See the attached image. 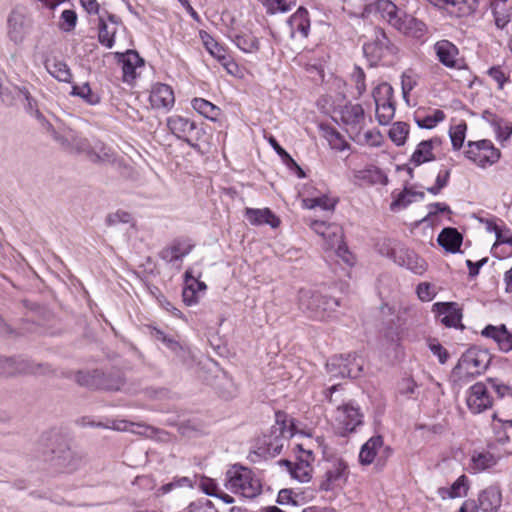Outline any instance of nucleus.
<instances>
[{
  "label": "nucleus",
  "mask_w": 512,
  "mask_h": 512,
  "mask_svg": "<svg viewBox=\"0 0 512 512\" xmlns=\"http://www.w3.org/2000/svg\"><path fill=\"white\" fill-rule=\"evenodd\" d=\"M445 113L440 109H434L427 114H424L422 111H417L415 113V122L420 128L424 129H433L440 122L444 121Z\"/></svg>",
  "instance_id": "40"
},
{
  "label": "nucleus",
  "mask_w": 512,
  "mask_h": 512,
  "mask_svg": "<svg viewBox=\"0 0 512 512\" xmlns=\"http://www.w3.org/2000/svg\"><path fill=\"white\" fill-rule=\"evenodd\" d=\"M494 134L502 147H507L512 138V126L504 122H495L493 124Z\"/></svg>",
  "instance_id": "55"
},
{
  "label": "nucleus",
  "mask_w": 512,
  "mask_h": 512,
  "mask_svg": "<svg viewBox=\"0 0 512 512\" xmlns=\"http://www.w3.org/2000/svg\"><path fill=\"white\" fill-rule=\"evenodd\" d=\"M424 198V192L417 191L413 187H405L403 191L394 195L390 208L393 211H399L405 209L411 203L420 201Z\"/></svg>",
  "instance_id": "31"
},
{
  "label": "nucleus",
  "mask_w": 512,
  "mask_h": 512,
  "mask_svg": "<svg viewBox=\"0 0 512 512\" xmlns=\"http://www.w3.org/2000/svg\"><path fill=\"white\" fill-rule=\"evenodd\" d=\"M377 251L385 257L391 258L395 261V257H398L399 251L396 252L394 242L390 239H384L377 244Z\"/></svg>",
  "instance_id": "60"
},
{
  "label": "nucleus",
  "mask_w": 512,
  "mask_h": 512,
  "mask_svg": "<svg viewBox=\"0 0 512 512\" xmlns=\"http://www.w3.org/2000/svg\"><path fill=\"white\" fill-rule=\"evenodd\" d=\"M477 8V0H448L445 11L456 17L472 14Z\"/></svg>",
  "instance_id": "38"
},
{
  "label": "nucleus",
  "mask_w": 512,
  "mask_h": 512,
  "mask_svg": "<svg viewBox=\"0 0 512 512\" xmlns=\"http://www.w3.org/2000/svg\"><path fill=\"white\" fill-rule=\"evenodd\" d=\"M201 38L206 50L212 57L217 59L220 63L223 60H226V57L229 54L227 53L226 49L222 45H220L213 37L205 33L201 35Z\"/></svg>",
  "instance_id": "47"
},
{
  "label": "nucleus",
  "mask_w": 512,
  "mask_h": 512,
  "mask_svg": "<svg viewBox=\"0 0 512 512\" xmlns=\"http://www.w3.org/2000/svg\"><path fill=\"white\" fill-rule=\"evenodd\" d=\"M432 311L446 327H457L462 319L458 305L453 302H437L433 304Z\"/></svg>",
  "instance_id": "22"
},
{
  "label": "nucleus",
  "mask_w": 512,
  "mask_h": 512,
  "mask_svg": "<svg viewBox=\"0 0 512 512\" xmlns=\"http://www.w3.org/2000/svg\"><path fill=\"white\" fill-rule=\"evenodd\" d=\"M498 463V458L490 451H474L469 460V470L472 473H482Z\"/></svg>",
  "instance_id": "29"
},
{
  "label": "nucleus",
  "mask_w": 512,
  "mask_h": 512,
  "mask_svg": "<svg viewBox=\"0 0 512 512\" xmlns=\"http://www.w3.org/2000/svg\"><path fill=\"white\" fill-rule=\"evenodd\" d=\"M416 294L421 301L429 302L435 298L436 290L432 284L428 282H422L418 284L416 288Z\"/></svg>",
  "instance_id": "59"
},
{
  "label": "nucleus",
  "mask_w": 512,
  "mask_h": 512,
  "mask_svg": "<svg viewBox=\"0 0 512 512\" xmlns=\"http://www.w3.org/2000/svg\"><path fill=\"white\" fill-rule=\"evenodd\" d=\"M47 70L52 77L61 82H70L72 79L68 65L63 61H53L47 64Z\"/></svg>",
  "instance_id": "49"
},
{
  "label": "nucleus",
  "mask_w": 512,
  "mask_h": 512,
  "mask_svg": "<svg viewBox=\"0 0 512 512\" xmlns=\"http://www.w3.org/2000/svg\"><path fill=\"white\" fill-rule=\"evenodd\" d=\"M426 321V315L425 313L420 309H410L409 310V319L405 320L406 330L407 333L409 331H416L421 334H425V325ZM409 336V334H407Z\"/></svg>",
  "instance_id": "44"
},
{
  "label": "nucleus",
  "mask_w": 512,
  "mask_h": 512,
  "mask_svg": "<svg viewBox=\"0 0 512 512\" xmlns=\"http://www.w3.org/2000/svg\"><path fill=\"white\" fill-rule=\"evenodd\" d=\"M225 487L244 498H255L261 493L262 485L254 473L243 466H232L226 472Z\"/></svg>",
  "instance_id": "4"
},
{
  "label": "nucleus",
  "mask_w": 512,
  "mask_h": 512,
  "mask_svg": "<svg viewBox=\"0 0 512 512\" xmlns=\"http://www.w3.org/2000/svg\"><path fill=\"white\" fill-rule=\"evenodd\" d=\"M419 75L413 69H406L401 74V89L403 98L408 101L410 92L418 85Z\"/></svg>",
  "instance_id": "50"
},
{
  "label": "nucleus",
  "mask_w": 512,
  "mask_h": 512,
  "mask_svg": "<svg viewBox=\"0 0 512 512\" xmlns=\"http://www.w3.org/2000/svg\"><path fill=\"white\" fill-rule=\"evenodd\" d=\"M340 120L348 133L349 137L353 136L360 129L366 128L371 122V118L365 115L364 109L360 104H346L340 109Z\"/></svg>",
  "instance_id": "10"
},
{
  "label": "nucleus",
  "mask_w": 512,
  "mask_h": 512,
  "mask_svg": "<svg viewBox=\"0 0 512 512\" xmlns=\"http://www.w3.org/2000/svg\"><path fill=\"white\" fill-rule=\"evenodd\" d=\"M309 227L323 239L325 250H331L347 265H353L354 257L348 250L343 240V230L335 223H327L320 220H310Z\"/></svg>",
  "instance_id": "1"
},
{
  "label": "nucleus",
  "mask_w": 512,
  "mask_h": 512,
  "mask_svg": "<svg viewBox=\"0 0 512 512\" xmlns=\"http://www.w3.org/2000/svg\"><path fill=\"white\" fill-rule=\"evenodd\" d=\"M335 423L342 435L354 432L363 424V414L358 406L353 403L339 405L336 409Z\"/></svg>",
  "instance_id": "11"
},
{
  "label": "nucleus",
  "mask_w": 512,
  "mask_h": 512,
  "mask_svg": "<svg viewBox=\"0 0 512 512\" xmlns=\"http://www.w3.org/2000/svg\"><path fill=\"white\" fill-rule=\"evenodd\" d=\"M268 14L285 13L294 5L295 0H258Z\"/></svg>",
  "instance_id": "51"
},
{
  "label": "nucleus",
  "mask_w": 512,
  "mask_h": 512,
  "mask_svg": "<svg viewBox=\"0 0 512 512\" xmlns=\"http://www.w3.org/2000/svg\"><path fill=\"white\" fill-rule=\"evenodd\" d=\"M337 204V199L330 197L327 194H321L315 197H306L302 199V207L305 209L319 208L324 211H334Z\"/></svg>",
  "instance_id": "37"
},
{
  "label": "nucleus",
  "mask_w": 512,
  "mask_h": 512,
  "mask_svg": "<svg viewBox=\"0 0 512 512\" xmlns=\"http://www.w3.org/2000/svg\"><path fill=\"white\" fill-rule=\"evenodd\" d=\"M201 272L195 267H189L184 274V287L182 292L183 302L192 306L199 302L201 294L207 289L204 282L200 281Z\"/></svg>",
  "instance_id": "15"
},
{
  "label": "nucleus",
  "mask_w": 512,
  "mask_h": 512,
  "mask_svg": "<svg viewBox=\"0 0 512 512\" xmlns=\"http://www.w3.org/2000/svg\"><path fill=\"white\" fill-rule=\"evenodd\" d=\"M489 76L497 83L498 87L502 89L504 84L508 81L506 72L501 67H492L488 70Z\"/></svg>",
  "instance_id": "63"
},
{
  "label": "nucleus",
  "mask_w": 512,
  "mask_h": 512,
  "mask_svg": "<svg viewBox=\"0 0 512 512\" xmlns=\"http://www.w3.org/2000/svg\"><path fill=\"white\" fill-rule=\"evenodd\" d=\"M191 104L193 109L207 119L216 120L220 114L217 106L203 98H194Z\"/></svg>",
  "instance_id": "45"
},
{
  "label": "nucleus",
  "mask_w": 512,
  "mask_h": 512,
  "mask_svg": "<svg viewBox=\"0 0 512 512\" xmlns=\"http://www.w3.org/2000/svg\"><path fill=\"white\" fill-rule=\"evenodd\" d=\"M441 145V140L437 137L421 141L415 148L410 157V163L414 166H420L424 163L435 160L433 153L436 147Z\"/></svg>",
  "instance_id": "25"
},
{
  "label": "nucleus",
  "mask_w": 512,
  "mask_h": 512,
  "mask_svg": "<svg viewBox=\"0 0 512 512\" xmlns=\"http://www.w3.org/2000/svg\"><path fill=\"white\" fill-rule=\"evenodd\" d=\"M383 447V438L373 436L367 440L360 449L359 462L362 465H370L376 458L378 451Z\"/></svg>",
  "instance_id": "32"
},
{
  "label": "nucleus",
  "mask_w": 512,
  "mask_h": 512,
  "mask_svg": "<svg viewBox=\"0 0 512 512\" xmlns=\"http://www.w3.org/2000/svg\"><path fill=\"white\" fill-rule=\"evenodd\" d=\"M131 220H132L131 214L126 211H121V210L116 211L115 213H112V214L108 215V217H107V223L109 225H117L120 223L127 224V223H130Z\"/></svg>",
  "instance_id": "62"
},
{
  "label": "nucleus",
  "mask_w": 512,
  "mask_h": 512,
  "mask_svg": "<svg viewBox=\"0 0 512 512\" xmlns=\"http://www.w3.org/2000/svg\"><path fill=\"white\" fill-rule=\"evenodd\" d=\"M437 241L446 251L455 253L462 244V235L455 228H444Z\"/></svg>",
  "instance_id": "34"
},
{
  "label": "nucleus",
  "mask_w": 512,
  "mask_h": 512,
  "mask_svg": "<svg viewBox=\"0 0 512 512\" xmlns=\"http://www.w3.org/2000/svg\"><path fill=\"white\" fill-rule=\"evenodd\" d=\"M193 247L194 243L191 239L177 238L161 250L160 257L168 263H173L186 257Z\"/></svg>",
  "instance_id": "18"
},
{
  "label": "nucleus",
  "mask_w": 512,
  "mask_h": 512,
  "mask_svg": "<svg viewBox=\"0 0 512 512\" xmlns=\"http://www.w3.org/2000/svg\"><path fill=\"white\" fill-rule=\"evenodd\" d=\"M496 241L493 245V249L496 250L499 245L508 244L512 246V232L510 230H501L500 228L496 231Z\"/></svg>",
  "instance_id": "64"
},
{
  "label": "nucleus",
  "mask_w": 512,
  "mask_h": 512,
  "mask_svg": "<svg viewBox=\"0 0 512 512\" xmlns=\"http://www.w3.org/2000/svg\"><path fill=\"white\" fill-rule=\"evenodd\" d=\"M348 477V465L341 458L328 461L326 471L319 484L323 491H330L344 484Z\"/></svg>",
  "instance_id": "12"
},
{
  "label": "nucleus",
  "mask_w": 512,
  "mask_h": 512,
  "mask_svg": "<svg viewBox=\"0 0 512 512\" xmlns=\"http://www.w3.org/2000/svg\"><path fill=\"white\" fill-rule=\"evenodd\" d=\"M502 505V492L499 486L491 485L480 491L478 495V510L482 512H497Z\"/></svg>",
  "instance_id": "23"
},
{
  "label": "nucleus",
  "mask_w": 512,
  "mask_h": 512,
  "mask_svg": "<svg viewBox=\"0 0 512 512\" xmlns=\"http://www.w3.org/2000/svg\"><path fill=\"white\" fill-rule=\"evenodd\" d=\"M167 127L178 139L194 146L191 136L196 129V124L193 121L180 115H173L167 118Z\"/></svg>",
  "instance_id": "20"
},
{
  "label": "nucleus",
  "mask_w": 512,
  "mask_h": 512,
  "mask_svg": "<svg viewBox=\"0 0 512 512\" xmlns=\"http://www.w3.org/2000/svg\"><path fill=\"white\" fill-rule=\"evenodd\" d=\"M469 490V480L467 476H459L449 488H440L438 493L442 499H454L465 497Z\"/></svg>",
  "instance_id": "33"
},
{
  "label": "nucleus",
  "mask_w": 512,
  "mask_h": 512,
  "mask_svg": "<svg viewBox=\"0 0 512 512\" xmlns=\"http://www.w3.org/2000/svg\"><path fill=\"white\" fill-rule=\"evenodd\" d=\"M394 28L402 34L417 40H423L428 32L424 22L405 12L402 13L400 20Z\"/></svg>",
  "instance_id": "19"
},
{
  "label": "nucleus",
  "mask_w": 512,
  "mask_h": 512,
  "mask_svg": "<svg viewBox=\"0 0 512 512\" xmlns=\"http://www.w3.org/2000/svg\"><path fill=\"white\" fill-rule=\"evenodd\" d=\"M466 404L474 414L490 409L493 405V398L488 385L485 382H477L472 385L466 393Z\"/></svg>",
  "instance_id": "14"
},
{
  "label": "nucleus",
  "mask_w": 512,
  "mask_h": 512,
  "mask_svg": "<svg viewBox=\"0 0 512 512\" xmlns=\"http://www.w3.org/2000/svg\"><path fill=\"white\" fill-rule=\"evenodd\" d=\"M118 26L119 21L115 15L107 14V18L104 15L99 16L98 39L101 45L109 49L114 46V37L118 31Z\"/></svg>",
  "instance_id": "24"
},
{
  "label": "nucleus",
  "mask_w": 512,
  "mask_h": 512,
  "mask_svg": "<svg viewBox=\"0 0 512 512\" xmlns=\"http://www.w3.org/2000/svg\"><path fill=\"white\" fill-rule=\"evenodd\" d=\"M438 61L449 69L461 70L465 68V61L460 57L458 47L449 40L442 39L433 45Z\"/></svg>",
  "instance_id": "13"
},
{
  "label": "nucleus",
  "mask_w": 512,
  "mask_h": 512,
  "mask_svg": "<svg viewBox=\"0 0 512 512\" xmlns=\"http://www.w3.org/2000/svg\"><path fill=\"white\" fill-rule=\"evenodd\" d=\"M234 43L245 53H254L259 50V40L250 32L237 34L234 38Z\"/></svg>",
  "instance_id": "43"
},
{
  "label": "nucleus",
  "mask_w": 512,
  "mask_h": 512,
  "mask_svg": "<svg viewBox=\"0 0 512 512\" xmlns=\"http://www.w3.org/2000/svg\"><path fill=\"white\" fill-rule=\"evenodd\" d=\"M149 101L155 109L170 110L175 103L174 92L167 84H154L150 91Z\"/></svg>",
  "instance_id": "21"
},
{
  "label": "nucleus",
  "mask_w": 512,
  "mask_h": 512,
  "mask_svg": "<svg viewBox=\"0 0 512 512\" xmlns=\"http://www.w3.org/2000/svg\"><path fill=\"white\" fill-rule=\"evenodd\" d=\"M33 32L32 18L21 8L13 9L6 23V35L13 45L22 46Z\"/></svg>",
  "instance_id": "6"
},
{
  "label": "nucleus",
  "mask_w": 512,
  "mask_h": 512,
  "mask_svg": "<svg viewBox=\"0 0 512 512\" xmlns=\"http://www.w3.org/2000/svg\"><path fill=\"white\" fill-rule=\"evenodd\" d=\"M7 373L14 375L17 373H45L46 371H40L41 365L34 366L30 362L23 359H8L6 360Z\"/></svg>",
  "instance_id": "41"
},
{
  "label": "nucleus",
  "mask_w": 512,
  "mask_h": 512,
  "mask_svg": "<svg viewBox=\"0 0 512 512\" xmlns=\"http://www.w3.org/2000/svg\"><path fill=\"white\" fill-rule=\"evenodd\" d=\"M463 154L469 162L481 169L495 165L501 158V151L488 139L468 141Z\"/></svg>",
  "instance_id": "5"
},
{
  "label": "nucleus",
  "mask_w": 512,
  "mask_h": 512,
  "mask_svg": "<svg viewBox=\"0 0 512 512\" xmlns=\"http://www.w3.org/2000/svg\"><path fill=\"white\" fill-rule=\"evenodd\" d=\"M277 417V424H280L279 427L280 435L283 438H291L294 436L296 432L295 424L292 418L287 419L285 415H281L280 413L276 414Z\"/></svg>",
  "instance_id": "57"
},
{
  "label": "nucleus",
  "mask_w": 512,
  "mask_h": 512,
  "mask_svg": "<svg viewBox=\"0 0 512 512\" xmlns=\"http://www.w3.org/2000/svg\"><path fill=\"white\" fill-rule=\"evenodd\" d=\"M350 138L361 146L380 147L383 143V136L377 129H360Z\"/></svg>",
  "instance_id": "36"
},
{
  "label": "nucleus",
  "mask_w": 512,
  "mask_h": 512,
  "mask_svg": "<svg viewBox=\"0 0 512 512\" xmlns=\"http://www.w3.org/2000/svg\"><path fill=\"white\" fill-rule=\"evenodd\" d=\"M339 306L337 299L327 297L312 289H300L298 308L309 318L323 321L330 318Z\"/></svg>",
  "instance_id": "2"
},
{
  "label": "nucleus",
  "mask_w": 512,
  "mask_h": 512,
  "mask_svg": "<svg viewBox=\"0 0 512 512\" xmlns=\"http://www.w3.org/2000/svg\"><path fill=\"white\" fill-rule=\"evenodd\" d=\"M71 94L82 98L90 105H96L100 102V96L92 91L88 83L73 85Z\"/></svg>",
  "instance_id": "52"
},
{
  "label": "nucleus",
  "mask_w": 512,
  "mask_h": 512,
  "mask_svg": "<svg viewBox=\"0 0 512 512\" xmlns=\"http://www.w3.org/2000/svg\"><path fill=\"white\" fill-rule=\"evenodd\" d=\"M466 131L467 124L464 121H460L450 127L449 137L454 151H458L465 147L464 141L466 138Z\"/></svg>",
  "instance_id": "46"
},
{
  "label": "nucleus",
  "mask_w": 512,
  "mask_h": 512,
  "mask_svg": "<svg viewBox=\"0 0 512 512\" xmlns=\"http://www.w3.org/2000/svg\"><path fill=\"white\" fill-rule=\"evenodd\" d=\"M61 28L64 31L72 30L77 21V15L73 10L67 9L61 13Z\"/></svg>",
  "instance_id": "61"
},
{
  "label": "nucleus",
  "mask_w": 512,
  "mask_h": 512,
  "mask_svg": "<svg viewBox=\"0 0 512 512\" xmlns=\"http://www.w3.org/2000/svg\"><path fill=\"white\" fill-rule=\"evenodd\" d=\"M375 104L393 101V88L387 82L378 84L372 92Z\"/></svg>",
  "instance_id": "56"
},
{
  "label": "nucleus",
  "mask_w": 512,
  "mask_h": 512,
  "mask_svg": "<svg viewBox=\"0 0 512 512\" xmlns=\"http://www.w3.org/2000/svg\"><path fill=\"white\" fill-rule=\"evenodd\" d=\"M376 106V118L381 125H387L395 115L394 102H384L375 104Z\"/></svg>",
  "instance_id": "53"
},
{
  "label": "nucleus",
  "mask_w": 512,
  "mask_h": 512,
  "mask_svg": "<svg viewBox=\"0 0 512 512\" xmlns=\"http://www.w3.org/2000/svg\"><path fill=\"white\" fill-rule=\"evenodd\" d=\"M245 217L251 225L267 224L272 228H277L280 224L279 218L269 208H246Z\"/></svg>",
  "instance_id": "30"
},
{
  "label": "nucleus",
  "mask_w": 512,
  "mask_h": 512,
  "mask_svg": "<svg viewBox=\"0 0 512 512\" xmlns=\"http://www.w3.org/2000/svg\"><path fill=\"white\" fill-rule=\"evenodd\" d=\"M196 483V477L195 476H176L172 479L171 482L162 485L158 491L157 495H165L174 489L177 488H193L194 484Z\"/></svg>",
  "instance_id": "42"
},
{
  "label": "nucleus",
  "mask_w": 512,
  "mask_h": 512,
  "mask_svg": "<svg viewBox=\"0 0 512 512\" xmlns=\"http://www.w3.org/2000/svg\"><path fill=\"white\" fill-rule=\"evenodd\" d=\"M398 49L381 28H375L369 41L363 44V53L371 64L396 55Z\"/></svg>",
  "instance_id": "7"
},
{
  "label": "nucleus",
  "mask_w": 512,
  "mask_h": 512,
  "mask_svg": "<svg viewBox=\"0 0 512 512\" xmlns=\"http://www.w3.org/2000/svg\"><path fill=\"white\" fill-rule=\"evenodd\" d=\"M296 449L298 450L296 461H283V464L294 480L307 483L313 477L314 454L312 450L305 449L303 444H297Z\"/></svg>",
  "instance_id": "8"
},
{
  "label": "nucleus",
  "mask_w": 512,
  "mask_h": 512,
  "mask_svg": "<svg viewBox=\"0 0 512 512\" xmlns=\"http://www.w3.org/2000/svg\"><path fill=\"white\" fill-rule=\"evenodd\" d=\"M89 159L93 162L109 163L115 160L113 149L100 141H96L87 151Z\"/></svg>",
  "instance_id": "39"
},
{
  "label": "nucleus",
  "mask_w": 512,
  "mask_h": 512,
  "mask_svg": "<svg viewBox=\"0 0 512 512\" xmlns=\"http://www.w3.org/2000/svg\"><path fill=\"white\" fill-rule=\"evenodd\" d=\"M395 263L418 275H422L427 270L425 260L411 250L401 249L398 257H395Z\"/></svg>",
  "instance_id": "28"
},
{
  "label": "nucleus",
  "mask_w": 512,
  "mask_h": 512,
  "mask_svg": "<svg viewBox=\"0 0 512 512\" xmlns=\"http://www.w3.org/2000/svg\"><path fill=\"white\" fill-rule=\"evenodd\" d=\"M115 58L122 70L123 82L131 85L139 75L138 70L144 65L143 59L134 50H127L126 52H115Z\"/></svg>",
  "instance_id": "16"
},
{
  "label": "nucleus",
  "mask_w": 512,
  "mask_h": 512,
  "mask_svg": "<svg viewBox=\"0 0 512 512\" xmlns=\"http://www.w3.org/2000/svg\"><path fill=\"white\" fill-rule=\"evenodd\" d=\"M482 336L493 339L499 349L503 352L512 350V333H510L504 324L494 326H486L482 332Z\"/></svg>",
  "instance_id": "27"
},
{
  "label": "nucleus",
  "mask_w": 512,
  "mask_h": 512,
  "mask_svg": "<svg viewBox=\"0 0 512 512\" xmlns=\"http://www.w3.org/2000/svg\"><path fill=\"white\" fill-rule=\"evenodd\" d=\"M449 178L450 170L446 168L441 169L436 176L435 185L429 187L427 191L433 195L439 194L440 191L448 185Z\"/></svg>",
  "instance_id": "58"
},
{
  "label": "nucleus",
  "mask_w": 512,
  "mask_h": 512,
  "mask_svg": "<svg viewBox=\"0 0 512 512\" xmlns=\"http://www.w3.org/2000/svg\"><path fill=\"white\" fill-rule=\"evenodd\" d=\"M359 7H363L366 13H371L372 11L377 12L380 17L393 28L396 26L403 13L390 0H375L369 4L360 3Z\"/></svg>",
  "instance_id": "17"
},
{
  "label": "nucleus",
  "mask_w": 512,
  "mask_h": 512,
  "mask_svg": "<svg viewBox=\"0 0 512 512\" xmlns=\"http://www.w3.org/2000/svg\"><path fill=\"white\" fill-rule=\"evenodd\" d=\"M322 130L324 138L332 149L344 151L349 148V144L337 130L331 127H323Z\"/></svg>",
  "instance_id": "48"
},
{
  "label": "nucleus",
  "mask_w": 512,
  "mask_h": 512,
  "mask_svg": "<svg viewBox=\"0 0 512 512\" xmlns=\"http://www.w3.org/2000/svg\"><path fill=\"white\" fill-rule=\"evenodd\" d=\"M489 361L490 356L485 350L469 348L452 370L451 377L455 383L462 386L480 375L488 367Z\"/></svg>",
  "instance_id": "3"
},
{
  "label": "nucleus",
  "mask_w": 512,
  "mask_h": 512,
  "mask_svg": "<svg viewBox=\"0 0 512 512\" xmlns=\"http://www.w3.org/2000/svg\"><path fill=\"white\" fill-rule=\"evenodd\" d=\"M409 134V126L404 122H395L389 130V138L397 145H404Z\"/></svg>",
  "instance_id": "54"
},
{
  "label": "nucleus",
  "mask_w": 512,
  "mask_h": 512,
  "mask_svg": "<svg viewBox=\"0 0 512 512\" xmlns=\"http://www.w3.org/2000/svg\"><path fill=\"white\" fill-rule=\"evenodd\" d=\"M326 370L331 378H356L362 371V359L351 354L334 356L328 360Z\"/></svg>",
  "instance_id": "9"
},
{
  "label": "nucleus",
  "mask_w": 512,
  "mask_h": 512,
  "mask_svg": "<svg viewBox=\"0 0 512 512\" xmlns=\"http://www.w3.org/2000/svg\"><path fill=\"white\" fill-rule=\"evenodd\" d=\"M288 25L290 26L292 36L296 33H300L302 36L306 37L310 28L307 10L302 7L298 8L288 19Z\"/></svg>",
  "instance_id": "35"
},
{
  "label": "nucleus",
  "mask_w": 512,
  "mask_h": 512,
  "mask_svg": "<svg viewBox=\"0 0 512 512\" xmlns=\"http://www.w3.org/2000/svg\"><path fill=\"white\" fill-rule=\"evenodd\" d=\"M151 334L156 340L161 341L168 349L174 352L184 363H189L192 360L193 353L189 347L180 344L159 329L154 328Z\"/></svg>",
  "instance_id": "26"
}]
</instances>
